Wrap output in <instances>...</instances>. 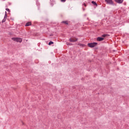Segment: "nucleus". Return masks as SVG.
I'll list each match as a JSON object with an SVG mask.
<instances>
[{"mask_svg": "<svg viewBox=\"0 0 129 129\" xmlns=\"http://www.w3.org/2000/svg\"><path fill=\"white\" fill-rule=\"evenodd\" d=\"M12 40L15 42H17V43H22L23 41V39L21 38H12Z\"/></svg>", "mask_w": 129, "mask_h": 129, "instance_id": "nucleus-1", "label": "nucleus"}, {"mask_svg": "<svg viewBox=\"0 0 129 129\" xmlns=\"http://www.w3.org/2000/svg\"><path fill=\"white\" fill-rule=\"evenodd\" d=\"M97 45V43L96 42H94V43H88V46L90 47V48H94V47H95Z\"/></svg>", "mask_w": 129, "mask_h": 129, "instance_id": "nucleus-2", "label": "nucleus"}, {"mask_svg": "<svg viewBox=\"0 0 129 129\" xmlns=\"http://www.w3.org/2000/svg\"><path fill=\"white\" fill-rule=\"evenodd\" d=\"M78 39L76 37H72L70 38V42H76Z\"/></svg>", "mask_w": 129, "mask_h": 129, "instance_id": "nucleus-3", "label": "nucleus"}, {"mask_svg": "<svg viewBox=\"0 0 129 129\" xmlns=\"http://www.w3.org/2000/svg\"><path fill=\"white\" fill-rule=\"evenodd\" d=\"M105 2L108 5H113V4L112 0H105Z\"/></svg>", "mask_w": 129, "mask_h": 129, "instance_id": "nucleus-4", "label": "nucleus"}, {"mask_svg": "<svg viewBox=\"0 0 129 129\" xmlns=\"http://www.w3.org/2000/svg\"><path fill=\"white\" fill-rule=\"evenodd\" d=\"M8 17V14H7V12H5V15L4 16V18L2 21V23H5L7 20V18Z\"/></svg>", "mask_w": 129, "mask_h": 129, "instance_id": "nucleus-5", "label": "nucleus"}, {"mask_svg": "<svg viewBox=\"0 0 129 129\" xmlns=\"http://www.w3.org/2000/svg\"><path fill=\"white\" fill-rule=\"evenodd\" d=\"M97 41H99V42H100L101 41H103V40H104V38L103 37H98L97 38Z\"/></svg>", "mask_w": 129, "mask_h": 129, "instance_id": "nucleus-6", "label": "nucleus"}, {"mask_svg": "<svg viewBox=\"0 0 129 129\" xmlns=\"http://www.w3.org/2000/svg\"><path fill=\"white\" fill-rule=\"evenodd\" d=\"M116 3H117L118 4H122V2H123V0H114Z\"/></svg>", "mask_w": 129, "mask_h": 129, "instance_id": "nucleus-7", "label": "nucleus"}, {"mask_svg": "<svg viewBox=\"0 0 129 129\" xmlns=\"http://www.w3.org/2000/svg\"><path fill=\"white\" fill-rule=\"evenodd\" d=\"M32 25V23L31 22H28L25 25L26 27H29V26H31Z\"/></svg>", "mask_w": 129, "mask_h": 129, "instance_id": "nucleus-8", "label": "nucleus"}, {"mask_svg": "<svg viewBox=\"0 0 129 129\" xmlns=\"http://www.w3.org/2000/svg\"><path fill=\"white\" fill-rule=\"evenodd\" d=\"M92 4H93V5H94V6H97V4H96V3L94 1H92Z\"/></svg>", "mask_w": 129, "mask_h": 129, "instance_id": "nucleus-9", "label": "nucleus"}, {"mask_svg": "<svg viewBox=\"0 0 129 129\" xmlns=\"http://www.w3.org/2000/svg\"><path fill=\"white\" fill-rule=\"evenodd\" d=\"M52 44H54V42L52 41H50L48 43V45H52Z\"/></svg>", "mask_w": 129, "mask_h": 129, "instance_id": "nucleus-10", "label": "nucleus"}, {"mask_svg": "<svg viewBox=\"0 0 129 129\" xmlns=\"http://www.w3.org/2000/svg\"><path fill=\"white\" fill-rule=\"evenodd\" d=\"M62 23H64L66 25H68V21H63V22H62Z\"/></svg>", "mask_w": 129, "mask_h": 129, "instance_id": "nucleus-11", "label": "nucleus"}, {"mask_svg": "<svg viewBox=\"0 0 129 129\" xmlns=\"http://www.w3.org/2000/svg\"><path fill=\"white\" fill-rule=\"evenodd\" d=\"M106 36H107V35L103 34V35H102V37H106Z\"/></svg>", "mask_w": 129, "mask_h": 129, "instance_id": "nucleus-12", "label": "nucleus"}, {"mask_svg": "<svg viewBox=\"0 0 129 129\" xmlns=\"http://www.w3.org/2000/svg\"><path fill=\"white\" fill-rule=\"evenodd\" d=\"M6 10L7 11V12H10V9H9L7 8V9H6Z\"/></svg>", "mask_w": 129, "mask_h": 129, "instance_id": "nucleus-13", "label": "nucleus"}, {"mask_svg": "<svg viewBox=\"0 0 129 129\" xmlns=\"http://www.w3.org/2000/svg\"><path fill=\"white\" fill-rule=\"evenodd\" d=\"M61 2L64 3V2H66V0H61Z\"/></svg>", "mask_w": 129, "mask_h": 129, "instance_id": "nucleus-14", "label": "nucleus"}, {"mask_svg": "<svg viewBox=\"0 0 129 129\" xmlns=\"http://www.w3.org/2000/svg\"><path fill=\"white\" fill-rule=\"evenodd\" d=\"M67 45H70V43L67 42Z\"/></svg>", "mask_w": 129, "mask_h": 129, "instance_id": "nucleus-15", "label": "nucleus"}, {"mask_svg": "<svg viewBox=\"0 0 129 129\" xmlns=\"http://www.w3.org/2000/svg\"><path fill=\"white\" fill-rule=\"evenodd\" d=\"M80 46H84V45L82 44H80Z\"/></svg>", "mask_w": 129, "mask_h": 129, "instance_id": "nucleus-16", "label": "nucleus"}, {"mask_svg": "<svg viewBox=\"0 0 129 129\" xmlns=\"http://www.w3.org/2000/svg\"><path fill=\"white\" fill-rule=\"evenodd\" d=\"M85 7H86V4H84Z\"/></svg>", "mask_w": 129, "mask_h": 129, "instance_id": "nucleus-17", "label": "nucleus"}]
</instances>
